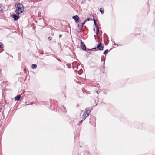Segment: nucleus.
<instances>
[{"label":"nucleus","mask_w":155,"mask_h":155,"mask_svg":"<svg viewBox=\"0 0 155 155\" xmlns=\"http://www.w3.org/2000/svg\"><path fill=\"white\" fill-rule=\"evenodd\" d=\"M60 109L61 110V111L63 113H65L67 112V111L66 110V108L64 106H62L60 107Z\"/></svg>","instance_id":"7"},{"label":"nucleus","mask_w":155,"mask_h":155,"mask_svg":"<svg viewBox=\"0 0 155 155\" xmlns=\"http://www.w3.org/2000/svg\"><path fill=\"white\" fill-rule=\"evenodd\" d=\"M61 36H62L61 35H59V38H61Z\"/></svg>","instance_id":"31"},{"label":"nucleus","mask_w":155,"mask_h":155,"mask_svg":"<svg viewBox=\"0 0 155 155\" xmlns=\"http://www.w3.org/2000/svg\"><path fill=\"white\" fill-rule=\"evenodd\" d=\"M93 20L94 21V24H95V23L96 22V21H95V18H94H94H93Z\"/></svg>","instance_id":"25"},{"label":"nucleus","mask_w":155,"mask_h":155,"mask_svg":"<svg viewBox=\"0 0 155 155\" xmlns=\"http://www.w3.org/2000/svg\"><path fill=\"white\" fill-rule=\"evenodd\" d=\"M80 44V47L84 51L86 50V46L84 45L83 44V42L82 41H81Z\"/></svg>","instance_id":"6"},{"label":"nucleus","mask_w":155,"mask_h":155,"mask_svg":"<svg viewBox=\"0 0 155 155\" xmlns=\"http://www.w3.org/2000/svg\"><path fill=\"white\" fill-rule=\"evenodd\" d=\"M48 39L49 40H50L51 39V37H49L48 38Z\"/></svg>","instance_id":"23"},{"label":"nucleus","mask_w":155,"mask_h":155,"mask_svg":"<svg viewBox=\"0 0 155 155\" xmlns=\"http://www.w3.org/2000/svg\"><path fill=\"white\" fill-rule=\"evenodd\" d=\"M17 14H14L11 15V17L13 18L15 21L17 20L20 18L19 16Z\"/></svg>","instance_id":"4"},{"label":"nucleus","mask_w":155,"mask_h":155,"mask_svg":"<svg viewBox=\"0 0 155 155\" xmlns=\"http://www.w3.org/2000/svg\"><path fill=\"white\" fill-rule=\"evenodd\" d=\"M100 11L102 14H103L104 13V10L103 8H101L100 9Z\"/></svg>","instance_id":"13"},{"label":"nucleus","mask_w":155,"mask_h":155,"mask_svg":"<svg viewBox=\"0 0 155 155\" xmlns=\"http://www.w3.org/2000/svg\"><path fill=\"white\" fill-rule=\"evenodd\" d=\"M83 120H81V121H79V122L78 123V125H79L81 124L82 123V122L83 121Z\"/></svg>","instance_id":"18"},{"label":"nucleus","mask_w":155,"mask_h":155,"mask_svg":"<svg viewBox=\"0 0 155 155\" xmlns=\"http://www.w3.org/2000/svg\"><path fill=\"white\" fill-rule=\"evenodd\" d=\"M104 36L105 38L107 40V41H108V42H109V40H108V38L107 35L105 33L104 34Z\"/></svg>","instance_id":"8"},{"label":"nucleus","mask_w":155,"mask_h":155,"mask_svg":"<svg viewBox=\"0 0 155 155\" xmlns=\"http://www.w3.org/2000/svg\"><path fill=\"white\" fill-rule=\"evenodd\" d=\"M37 65L35 64H33L32 65L31 68L32 69H35L36 68Z\"/></svg>","instance_id":"12"},{"label":"nucleus","mask_w":155,"mask_h":155,"mask_svg":"<svg viewBox=\"0 0 155 155\" xmlns=\"http://www.w3.org/2000/svg\"><path fill=\"white\" fill-rule=\"evenodd\" d=\"M108 43H109V42H108V41H107V42H105V45H107Z\"/></svg>","instance_id":"28"},{"label":"nucleus","mask_w":155,"mask_h":155,"mask_svg":"<svg viewBox=\"0 0 155 155\" xmlns=\"http://www.w3.org/2000/svg\"><path fill=\"white\" fill-rule=\"evenodd\" d=\"M99 30H96V34H98L99 33Z\"/></svg>","instance_id":"26"},{"label":"nucleus","mask_w":155,"mask_h":155,"mask_svg":"<svg viewBox=\"0 0 155 155\" xmlns=\"http://www.w3.org/2000/svg\"><path fill=\"white\" fill-rule=\"evenodd\" d=\"M108 51L109 50L108 49L106 50L104 52L103 54L104 55L106 54H107L108 53Z\"/></svg>","instance_id":"15"},{"label":"nucleus","mask_w":155,"mask_h":155,"mask_svg":"<svg viewBox=\"0 0 155 155\" xmlns=\"http://www.w3.org/2000/svg\"><path fill=\"white\" fill-rule=\"evenodd\" d=\"M101 69L104 70L105 67L104 66V65H103V66H101Z\"/></svg>","instance_id":"20"},{"label":"nucleus","mask_w":155,"mask_h":155,"mask_svg":"<svg viewBox=\"0 0 155 155\" xmlns=\"http://www.w3.org/2000/svg\"><path fill=\"white\" fill-rule=\"evenodd\" d=\"M103 61H104L103 65H104L105 62V58H104V56H103L101 57V61L102 62Z\"/></svg>","instance_id":"11"},{"label":"nucleus","mask_w":155,"mask_h":155,"mask_svg":"<svg viewBox=\"0 0 155 155\" xmlns=\"http://www.w3.org/2000/svg\"><path fill=\"white\" fill-rule=\"evenodd\" d=\"M114 40H111V41H112V42L113 43V42H114Z\"/></svg>","instance_id":"33"},{"label":"nucleus","mask_w":155,"mask_h":155,"mask_svg":"<svg viewBox=\"0 0 155 155\" xmlns=\"http://www.w3.org/2000/svg\"><path fill=\"white\" fill-rule=\"evenodd\" d=\"M2 52V51H1L0 50V53H1V52Z\"/></svg>","instance_id":"34"},{"label":"nucleus","mask_w":155,"mask_h":155,"mask_svg":"<svg viewBox=\"0 0 155 155\" xmlns=\"http://www.w3.org/2000/svg\"><path fill=\"white\" fill-rule=\"evenodd\" d=\"M17 9L15 11V12L17 14H20L22 13L24 10L23 5L19 3H16L15 5Z\"/></svg>","instance_id":"1"},{"label":"nucleus","mask_w":155,"mask_h":155,"mask_svg":"<svg viewBox=\"0 0 155 155\" xmlns=\"http://www.w3.org/2000/svg\"><path fill=\"white\" fill-rule=\"evenodd\" d=\"M3 45L2 42H0V48H3Z\"/></svg>","instance_id":"17"},{"label":"nucleus","mask_w":155,"mask_h":155,"mask_svg":"<svg viewBox=\"0 0 155 155\" xmlns=\"http://www.w3.org/2000/svg\"><path fill=\"white\" fill-rule=\"evenodd\" d=\"M77 62L76 61L72 63V65L73 66H74V65H75L76 64H77Z\"/></svg>","instance_id":"22"},{"label":"nucleus","mask_w":155,"mask_h":155,"mask_svg":"<svg viewBox=\"0 0 155 155\" xmlns=\"http://www.w3.org/2000/svg\"><path fill=\"white\" fill-rule=\"evenodd\" d=\"M2 7V5L1 4H0V8H1Z\"/></svg>","instance_id":"30"},{"label":"nucleus","mask_w":155,"mask_h":155,"mask_svg":"<svg viewBox=\"0 0 155 155\" xmlns=\"http://www.w3.org/2000/svg\"><path fill=\"white\" fill-rule=\"evenodd\" d=\"M21 97V95H18L17 96H16L15 97V100H18V101H19L20 100V98Z\"/></svg>","instance_id":"9"},{"label":"nucleus","mask_w":155,"mask_h":155,"mask_svg":"<svg viewBox=\"0 0 155 155\" xmlns=\"http://www.w3.org/2000/svg\"><path fill=\"white\" fill-rule=\"evenodd\" d=\"M82 69L80 70L79 71V74H81L82 73Z\"/></svg>","instance_id":"21"},{"label":"nucleus","mask_w":155,"mask_h":155,"mask_svg":"<svg viewBox=\"0 0 155 155\" xmlns=\"http://www.w3.org/2000/svg\"><path fill=\"white\" fill-rule=\"evenodd\" d=\"M82 28L81 27H80V26L79 27H78V32H80L81 31L82 29Z\"/></svg>","instance_id":"14"},{"label":"nucleus","mask_w":155,"mask_h":155,"mask_svg":"<svg viewBox=\"0 0 155 155\" xmlns=\"http://www.w3.org/2000/svg\"><path fill=\"white\" fill-rule=\"evenodd\" d=\"M86 22V21H84V22L82 23H81L78 24V26L79 27V26L81 27L82 28L83 26V25L85 24V23Z\"/></svg>","instance_id":"10"},{"label":"nucleus","mask_w":155,"mask_h":155,"mask_svg":"<svg viewBox=\"0 0 155 155\" xmlns=\"http://www.w3.org/2000/svg\"><path fill=\"white\" fill-rule=\"evenodd\" d=\"M91 111L86 108L85 111H82L81 113V117L83 120L86 119L89 115Z\"/></svg>","instance_id":"2"},{"label":"nucleus","mask_w":155,"mask_h":155,"mask_svg":"<svg viewBox=\"0 0 155 155\" xmlns=\"http://www.w3.org/2000/svg\"><path fill=\"white\" fill-rule=\"evenodd\" d=\"M57 59L58 61H59L60 62H61V60L60 59H59V58H57Z\"/></svg>","instance_id":"27"},{"label":"nucleus","mask_w":155,"mask_h":155,"mask_svg":"<svg viewBox=\"0 0 155 155\" xmlns=\"http://www.w3.org/2000/svg\"><path fill=\"white\" fill-rule=\"evenodd\" d=\"M101 44L102 43L101 42H99V43L98 44L97 47L93 48V49H96L97 48L98 50H103L104 48V47L103 45H101Z\"/></svg>","instance_id":"3"},{"label":"nucleus","mask_w":155,"mask_h":155,"mask_svg":"<svg viewBox=\"0 0 155 155\" xmlns=\"http://www.w3.org/2000/svg\"><path fill=\"white\" fill-rule=\"evenodd\" d=\"M94 31H95V28H94Z\"/></svg>","instance_id":"35"},{"label":"nucleus","mask_w":155,"mask_h":155,"mask_svg":"<svg viewBox=\"0 0 155 155\" xmlns=\"http://www.w3.org/2000/svg\"><path fill=\"white\" fill-rule=\"evenodd\" d=\"M90 20H92V18H88L86 20H85V21H86V22L87 21H89Z\"/></svg>","instance_id":"19"},{"label":"nucleus","mask_w":155,"mask_h":155,"mask_svg":"<svg viewBox=\"0 0 155 155\" xmlns=\"http://www.w3.org/2000/svg\"><path fill=\"white\" fill-rule=\"evenodd\" d=\"M94 25H95V28H96V30H99L98 27V26L97 25L96 22L95 23Z\"/></svg>","instance_id":"16"},{"label":"nucleus","mask_w":155,"mask_h":155,"mask_svg":"<svg viewBox=\"0 0 155 155\" xmlns=\"http://www.w3.org/2000/svg\"><path fill=\"white\" fill-rule=\"evenodd\" d=\"M72 19H74L76 23H78L79 21V16L77 15L73 16L72 18Z\"/></svg>","instance_id":"5"},{"label":"nucleus","mask_w":155,"mask_h":155,"mask_svg":"<svg viewBox=\"0 0 155 155\" xmlns=\"http://www.w3.org/2000/svg\"><path fill=\"white\" fill-rule=\"evenodd\" d=\"M117 45V46H121V45H118L117 44H116V45Z\"/></svg>","instance_id":"29"},{"label":"nucleus","mask_w":155,"mask_h":155,"mask_svg":"<svg viewBox=\"0 0 155 155\" xmlns=\"http://www.w3.org/2000/svg\"><path fill=\"white\" fill-rule=\"evenodd\" d=\"M93 20L94 21V24H95V23L96 22V21H95V18H94H94H93Z\"/></svg>","instance_id":"24"},{"label":"nucleus","mask_w":155,"mask_h":155,"mask_svg":"<svg viewBox=\"0 0 155 155\" xmlns=\"http://www.w3.org/2000/svg\"><path fill=\"white\" fill-rule=\"evenodd\" d=\"M113 44L115 45H116V43L114 42H113Z\"/></svg>","instance_id":"32"}]
</instances>
